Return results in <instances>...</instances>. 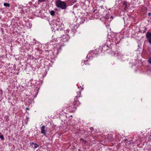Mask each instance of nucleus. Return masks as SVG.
I'll use <instances>...</instances> for the list:
<instances>
[{"label":"nucleus","instance_id":"nucleus-4","mask_svg":"<svg viewBox=\"0 0 151 151\" xmlns=\"http://www.w3.org/2000/svg\"><path fill=\"white\" fill-rule=\"evenodd\" d=\"M124 141L126 146H128L132 142L131 140L130 141H128L127 139H125L124 140Z\"/></svg>","mask_w":151,"mask_h":151},{"label":"nucleus","instance_id":"nucleus-10","mask_svg":"<svg viewBox=\"0 0 151 151\" xmlns=\"http://www.w3.org/2000/svg\"><path fill=\"white\" fill-rule=\"evenodd\" d=\"M124 9L125 10H126L127 9V4L125 5V6Z\"/></svg>","mask_w":151,"mask_h":151},{"label":"nucleus","instance_id":"nucleus-9","mask_svg":"<svg viewBox=\"0 0 151 151\" xmlns=\"http://www.w3.org/2000/svg\"><path fill=\"white\" fill-rule=\"evenodd\" d=\"M148 61L150 64H151V58H150L149 60H148Z\"/></svg>","mask_w":151,"mask_h":151},{"label":"nucleus","instance_id":"nucleus-14","mask_svg":"<svg viewBox=\"0 0 151 151\" xmlns=\"http://www.w3.org/2000/svg\"><path fill=\"white\" fill-rule=\"evenodd\" d=\"M45 0H38V1L40 2H42L43 1H44Z\"/></svg>","mask_w":151,"mask_h":151},{"label":"nucleus","instance_id":"nucleus-16","mask_svg":"<svg viewBox=\"0 0 151 151\" xmlns=\"http://www.w3.org/2000/svg\"><path fill=\"white\" fill-rule=\"evenodd\" d=\"M106 19H109V17H106Z\"/></svg>","mask_w":151,"mask_h":151},{"label":"nucleus","instance_id":"nucleus-13","mask_svg":"<svg viewBox=\"0 0 151 151\" xmlns=\"http://www.w3.org/2000/svg\"><path fill=\"white\" fill-rule=\"evenodd\" d=\"M123 5H126V3L125 2H123Z\"/></svg>","mask_w":151,"mask_h":151},{"label":"nucleus","instance_id":"nucleus-2","mask_svg":"<svg viewBox=\"0 0 151 151\" xmlns=\"http://www.w3.org/2000/svg\"><path fill=\"white\" fill-rule=\"evenodd\" d=\"M147 40L149 43L151 45V33L149 32H147L146 35Z\"/></svg>","mask_w":151,"mask_h":151},{"label":"nucleus","instance_id":"nucleus-1","mask_svg":"<svg viewBox=\"0 0 151 151\" xmlns=\"http://www.w3.org/2000/svg\"><path fill=\"white\" fill-rule=\"evenodd\" d=\"M56 6L62 9H65L67 7V6L65 2L62 1L60 0H58L56 2Z\"/></svg>","mask_w":151,"mask_h":151},{"label":"nucleus","instance_id":"nucleus-17","mask_svg":"<svg viewBox=\"0 0 151 151\" xmlns=\"http://www.w3.org/2000/svg\"><path fill=\"white\" fill-rule=\"evenodd\" d=\"M148 15H149V16H150V13H149V14H148Z\"/></svg>","mask_w":151,"mask_h":151},{"label":"nucleus","instance_id":"nucleus-8","mask_svg":"<svg viewBox=\"0 0 151 151\" xmlns=\"http://www.w3.org/2000/svg\"><path fill=\"white\" fill-rule=\"evenodd\" d=\"M0 138H1L2 140H3L4 139V137L3 135H1L0 136Z\"/></svg>","mask_w":151,"mask_h":151},{"label":"nucleus","instance_id":"nucleus-11","mask_svg":"<svg viewBox=\"0 0 151 151\" xmlns=\"http://www.w3.org/2000/svg\"><path fill=\"white\" fill-rule=\"evenodd\" d=\"M77 103H78V102L75 101L73 102V104L74 105H76Z\"/></svg>","mask_w":151,"mask_h":151},{"label":"nucleus","instance_id":"nucleus-6","mask_svg":"<svg viewBox=\"0 0 151 151\" xmlns=\"http://www.w3.org/2000/svg\"><path fill=\"white\" fill-rule=\"evenodd\" d=\"M4 6L7 7H9L10 6L9 4L7 3H4Z\"/></svg>","mask_w":151,"mask_h":151},{"label":"nucleus","instance_id":"nucleus-7","mask_svg":"<svg viewBox=\"0 0 151 151\" xmlns=\"http://www.w3.org/2000/svg\"><path fill=\"white\" fill-rule=\"evenodd\" d=\"M50 14L52 16H53L55 14V12L54 11H52L50 12Z\"/></svg>","mask_w":151,"mask_h":151},{"label":"nucleus","instance_id":"nucleus-5","mask_svg":"<svg viewBox=\"0 0 151 151\" xmlns=\"http://www.w3.org/2000/svg\"><path fill=\"white\" fill-rule=\"evenodd\" d=\"M30 144L31 145H32V147H34L35 148H37L39 147V145H38L37 144L35 143L32 142Z\"/></svg>","mask_w":151,"mask_h":151},{"label":"nucleus","instance_id":"nucleus-3","mask_svg":"<svg viewBox=\"0 0 151 151\" xmlns=\"http://www.w3.org/2000/svg\"><path fill=\"white\" fill-rule=\"evenodd\" d=\"M41 133L43 134L44 135H46V132L45 131V126H43L41 128Z\"/></svg>","mask_w":151,"mask_h":151},{"label":"nucleus","instance_id":"nucleus-15","mask_svg":"<svg viewBox=\"0 0 151 151\" xmlns=\"http://www.w3.org/2000/svg\"><path fill=\"white\" fill-rule=\"evenodd\" d=\"M29 110V108H27L26 109V110Z\"/></svg>","mask_w":151,"mask_h":151},{"label":"nucleus","instance_id":"nucleus-12","mask_svg":"<svg viewBox=\"0 0 151 151\" xmlns=\"http://www.w3.org/2000/svg\"><path fill=\"white\" fill-rule=\"evenodd\" d=\"M90 129L91 130H93V127H91L90 128Z\"/></svg>","mask_w":151,"mask_h":151}]
</instances>
